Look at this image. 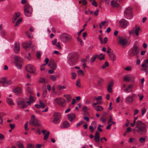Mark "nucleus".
I'll return each mask as SVG.
<instances>
[{
    "mask_svg": "<svg viewBox=\"0 0 148 148\" xmlns=\"http://www.w3.org/2000/svg\"><path fill=\"white\" fill-rule=\"evenodd\" d=\"M133 130H136L140 134L144 135L147 132L146 125L145 123L142 121H138L136 122L135 128Z\"/></svg>",
    "mask_w": 148,
    "mask_h": 148,
    "instance_id": "obj_1",
    "label": "nucleus"
},
{
    "mask_svg": "<svg viewBox=\"0 0 148 148\" xmlns=\"http://www.w3.org/2000/svg\"><path fill=\"white\" fill-rule=\"evenodd\" d=\"M140 51V48L136 44H134L133 47L128 51V54L131 57L136 56L138 54Z\"/></svg>",
    "mask_w": 148,
    "mask_h": 148,
    "instance_id": "obj_2",
    "label": "nucleus"
},
{
    "mask_svg": "<svg viewBox=\"0 0 148 148\" xmlns=\"http://www.w3.org/2000/svg\"><path fill=\"white\" fill-rule=\"evenodd\" d=\"M77 61V56L76 53H72L69 54L68 62L70 65H75Z\"/></svg>",
    "mask_w": 148,
    "mask_h": 148,
    "instance_id": "obj_3",
    "label": "nucleus"
},
{
    "mask_svg": "<svg viewBox=\"0 0 148 148\" xmlns=\"http://www.w3.org/2000/svg\"><path fill=\"white\" fill-rule=\"evenodd\" d=\"M32 9L30 5L27 4L25 5L24 11L25 15V16L27 17L30 16L32 12Z\"/></svg>",
    "mask_w": 148,
    "mask_h": 148,
    "instance_id": "obj_4",
    "label": "nucleus"
},
{
    "mask_svg": "<svg viewBox=\"0 0 148 148\" xmlns=\"http://www.w3.org/2000/svg\"><path fill=\"white\" fill-rule=\"evenodd\" d=\"M132 12L131 8L128 7L125 10L124 12V16L127 19H132Z\"/></svg>",
    "mask_w": 148,
    "mask_h": 148,
    "instance_id": "obj_5",
    "label": "nucleus"
},
{
    "mask_svg": "<svg viewBox=\"0 0 148 148\" xmlns=\"http://www.w3.org/2000/svg\"><path fill=\"white\" fill-rule=\"evenodd\" d=\"M60 38L62 41L65 43L70 41L72 38L71 36L66 33L61 34Z\"/></svg>",
    "mask_w": 148,
    "mask_h": 148,
    "instance_id": "obj_6",
    "label": "nucleus"
},
{
    "mask_svg": "<svg viewBox=\"0 0 148 148\" xmlns=\"http://www.w3.org/2000/svg\"><path fill=\"white\" fill-rule=\"evenodd\" d=\"M15 63L18 69H21L23 64V59L21 57L16 56L15 59Z\"/></svg>",
    "mask_w": 148,
    "mask_h": 148,
    "instance_id": "obj_7",
    "label": "nucleus"
},
{
    "mask_svg": "<svg viewBox=\"0 0 148 148\" xmlns=\"http://www.w3.org/2000/svg\"><path fill=\"white\" fill-rule=\"evenodd\" d=\"M55 102L61 106L64 107L66 106L65 100L62 98H59L55 99Z\"/></svg>",
    "mask_w": 148,
    "mask_h": 148,
    "instance_id": "obj_8",
    "label": "nucleus"
},
{
    "mask_svg": "<svg viewBox=\"0 0 148 148\" xmlns=\"http://www.w3.org/2000/svg\"><path fill=\"white\" fill-rule=\"evenodd\" d=\"M132 95L127 97L125 99V102L127 104L131 103L134 100V98L136 97V95L135 94H132Z\"/></svg>",
    "mask_w": 148,
    "mask_h": 148,
    "instance_id": "obj_9",
    "label": "nucleus"
},
{
    "mask_svg": "<svg viewBox=\"0 0 148 148\" xmlns=\"http://www.w3.org/2000/svg\"><path fill=\"white\" fill-rule=\"evenodd\" d=\"M25 69L27 72L31 73H34L35 72L36 69L35 67L31 64L27 65L25 67Z\"/></svg>",
    "mask_w": 148,
    "mask_h": 148,
    "instance_id": "obj_10",
    "label": "nucleus"
},
{
    "mask_svg": "<svg viewBox=\"0 0 148 148\" xmlns=\"http://www.w3.org/2000/svg\"><path fill=\"white\" fill-rule=\"evenodd\" d=\"M129 24V22L124 19H122L119 21L120 25L122 28L126 27Z\"/></svg>",
    "mask_w": 148,
    "mask_h": 148,
    "instance_id": "obj_11",
    "label": "nucleus"
},
{
    "mask_svg": "<svg viewBox=\"0 0 148 148\" xmlns=\"http://www.w3.org/2000/svg\"><path fill=\"white\" fill-rule=\"evenodd\" d=\"M135 77L131 75H125L123 77V81L126 82H129L131 81H133Z\"/></svg>",
    "mask_w": 148,
    "mask_h": 148,
    "instance_id": "obj_12",
    "label": "nucleus"
},
{
    "mask_svg": "<svg viewBox=\"0 0 148 148\" xmlns=\"http://www.w3.org/2000/svg\"><path fill=\"white\" fill-rule=\"evenodd\" d=\"M49 66L50 68L53 70H56L57 67V65L55 62L54 60L51 59L49 61Z\"/></svg>",
    "mask_w": 148,
    "mask_h": 148,
    "instance_id": "obj_13",
    "label": "nucleus"
},
{
    "mask_svg": "<svg viewBox=\"0 0 148 148\" xmlns=\"http://www.w3.org/2000/svg\"><path fill=\"white\" fill-rule=\"evenodd\" d=\"M140 29L139 27H137L135 30V29L134 28L133 29L129 31V33L130 35L135 34L136 36L139 35V32Z\"/></svg>",
    "mask_w": 148,
    "mask_h": 148,
    "instance_id": "obj_14",
    "label": "nucleus"
},
{
    "mask_svg": "<svg viewBox=\"0 0 148 148\" xmlns=\"http://www.w3.org/2000/svg\"><path fill=\"white\" fill-rule=\"evenodd\" d=\"M119 39V43L121 45H125L127 43V41L126 38H123L120 36L118 37Z\"/></svg>",
    "mask_w": 148,
    "mask_h": 148,
    "instance_id": "obj_15",
    "label": "nucleus"
},
{
    "mask_svg": "<svg viewBox=\"0 0 148 148\" xmlns=\"http://www.w3.org/2000/svg\"><path fill=\"white\" fill-rule=\"evenodd\" d=\"M70 126V125L69 123L67 121H65L61 125L60 128H66Z\"/></svg>",
    "mask_w": 148,
    "mask_h": 148,
    "instance_id": "obj_16",
    "label": "nucleus"
},
{
    "mask_svg": "<svg viewBox=\"0 0 148 148\" xmlns=\"http://www.w3.org/2000/svg\"><path fill=\"white\" fill-rule=\"evenodd\" d=\"M76 115L74 113H70L67 115V117L68 120L70 122H72L73 120L74 119Z\"/></svg>",
    "mask_w": 148,
    "mask_h": 148,
    "instance_id": "obj_17",
    "label": "nucleus"
},
{
    "mask_svg": "<svg viewBox=\"0 0 148 148\" xmlns=\"http://www.w3.org/2000/svg\"><path fill=\"white\" fill-rule=\"evenodd\" d=\"M13 91L16 95H18L21 93V88L19 87L16 88L13 90Z\"/></svg>",
    "mask_w": 148,
    "mask_h": 148,
    "instance_id": "obj_18",
    "label": "nucleus"
},
{
    "mask_svg": "<svg viewBox=\"0 0 148 148\" xmlns=\"http://www.w3.org/2000/svg\"><path fill=\"white\" fill-rule=\"evenodd\" d=\"M14 49L16 53L18 52L20 50L19 44L18 42H16L14 44Z\"/></svg>",
    "mask_w": 148,
    "mask_h": 148,
    "instance_id": "obj_19",
    "label": "nucleus"
},
{
    "mask_svg": "<svg viewBox=\"0 0 148 148\" xmlns=\"http://www.w3.org/2000/svg\"><path fill=\"white\" fill-rule=\"evenodd\" d=\"M113 84L114 82L113 81H112L110 82L108 85L107 90L110 93H112L113 91L112 87L113 86Z\"/></svg>",
    "mask_w": 148,
    "mask_h": 148,
    "instance_id": "obj_20",
    "label": "nucleus"
},
{
    "mask_svg": "<svg viewBox=\"0 0 148 148\" xmlns=\"http://www.w3.org/2000/svg\"><path fill=\"white\" fill-rule=\"evenodd\" d=\"M30 124L36 126H40L39 121L37 119L31 120L30 122Z\"/></svg>",
    "mask_w": 148,
    "mask_h": 148,
    "instance_id": "obj_21",
    "label": "nucleus"
},
{
    "mask_svg": "<svg viewBox=\"0 0 148 148\" xmlns=\"http://www.w3.org/2000/svg\"><path fill=\"white\" fill-rule=\"evenodd\" d=\"M32 43L31 42H30L29 43H25L23 44V46L24 49L27 50V49L30 48V46L31 45Z\"/></svg>",
    "mask_w": 148,
    "mask_h": 148,
    "instance_id": "obj_22",
    "label": "nucleus"
},
{
    "mask_svg": "<svg viewBox=\"0 0 148 148\" xmlns=\"http://www.w3.org/2000/svg\"><path fill=\"white\" fill-rule=\"evenodd\" d=\"M20 15V13L19 12L16 13L15 15L14 16L12 20V22L13 23H15V21L17 20V18Z\"/></svg>",
    "mask_w": 148,
    "mask_h": 148,
    "instance_id": "obj_23",
    "label": "nucleus"
},
{
    "mask_svg": "<svg viewBox=\"0 0 148 148\" xmlns=\"http://www.w3.org/2000/svg\"><path fill=\"white\" fill-rule=\"evenodd\" d=\"M100 137L99 133L97 131L96 132L95 135V141L97 142H99Z\"/></svg>",
    "mask_w": 148,
    "mask_h": 148,
    "instance_id": "obj_24",
    "label": "nucleus"
},
{
    "mask_svg": "<svg viewBox=\"0 0 148 148\" xmlns=\"http://www.w3.org/2000/svg\"><path fill=\"white\" fill-rule=\"evenodd\" d=\"M109 56L110 59L113 62H114L116 60V56L114 54L112 53H110L109 54Z\"/></svg>",
    "mask_w": 148,
    "mask_h": 148,
    "instance_id": "obj_25",
    "label": "nucleus"
},
{
    "mask_svg": "<svg viewBox=\"0 0 148 148\" xmlns=\"http://www.w3.org/2000/svg\"><path fill=\"white\" fill-rule=\"evenodd\" d=\"M111 5L114 7H118L119 6V5L117 2L116 1H112L111 2Z\"/></svg>",
    "mask_w": 148,
    "mask_h": 148,
    "instance_id": "obj_26",
    "label": "nucleus"
},
{
    "mask_svg": "<svg viewBox=\"0 0 148 148\" xmlns=\"http://www.w3.org/2000/svg\"><path fill=\"white\" fill-rule=\"evenodd\" d=\"M6 102L9 105H13L14 103L12 99L7 98H6Z\"/></svg>",
    "mask_w": 148,
    "mask_h": 148,
    "instance_id": "obj_27",
    "label": "nucleus"
},
{
    "mask_svg": "<svg viewBox=\"0 0 148 148\" xmlns=\"http://www.w3.org/2000/svg\"><path fill=\"white\" fill-rule=\"evenodd\" d=\"M53 117L54 118H56L60 119H61V114L58 113L56 112L54 113L53 114Z\"/></svg>",
    "mask_w": 148,
    "mask_h": 148,
    "instance_id": "obj_28",
    "label": "nucleus"
},
{
    "mask_svg": "<svg viewBox=\"0 0 148 148\" xmlns=\"http://www.w3.org/2000/svg\"><path fill=\"white\" fill-rule=\"evenodd\" d=\"M141 66L143 67L142 71H145L148 70V65L145 63H143L141 65Z\"/></svg>",
    "mask_w": 148,
    "mask_h": 148,
    "instance_id": "obj_29",
    "label": "nucleus"
},
{
    "mask_svg": "<svg viewBox=\"0 0 148 148\" xmlns=\"http://www.w3.org/2000/svg\"><path fill=\"white\" fill-rule=\"evenodd\" d=\"M64 97H65L68 102H69L71 101V96L70 95H64Z\"/></svg>",
    "mask_w": 148,
    "mask_h": 148,
    "instance_id": "obj_30",
    "label": "nucleus"
},
{
    "mask_svg": "<svg viewBox=\"0 0 148 148\" xmlns=\"http://www.w3.org/2000/svg\"><path fill=\"white\" fill-rule=\"evenodd\" d=\"M66 88V86L65 85L62 86L61 85H58L57 86V89L58 90H60L62 89H65Z\"/></svg>",
    "mask_w": 148,
    "mask_h": 148,
    "instance_id": "obj_31",
    "label": "nucleus"
},
{
    "mask_svg": "<svg viewBox=\"0 0 148 148\" xmlns=\"http://www.w3.org/2000/svg\"><path fill=\"white\" fill-rule=\"evenodd\" d=\"M17 102L18 105L23 104L25 103L24 100L22 98H19L17 100Z\"/></svg>",
    "mask_w": 148,
    "mask_h": 148,
    "instance_id": "obj_32",
    "label": "nucleus"
},
{
    "mask_svg": "<svg viewBox=\"0 0 148 148\" xmlns=\"http://www.w3.org/2000/svg\"><path fill=\"white\" fill-rule=\"evenodd\" d=\"M95 108L97 111H101L103 110V108L100 106L99 105L95 107Z\"/></svg>",
    "mask_w": 148,
    "mask_h": 148,
    "instance_id": "obj_33",
    "label": "nucleus"
},
{
    "mask_svg": "<svg viewBox=\"0 0 148 148\" xmlns=\"http://www.w3.org/2000/svg\"><path fill=\"white\" fill-rule=\"evenodd\" d=\"M77 73L79 76H83L84 75V72L82 70H79L78 71Z\"/></svg>",
    "mask_w": 148,
    "mask_h": 148,
    "instance_id": "obj_34",
    "label": "nucleus"
},
{
    "mask_svg": "<svg viewBox=\"0 0 148 148\" xmlns=\"http://www.w3.org/2000/svg\"><path fill=\"white\" fill-rule=\"evenodd\" d=\"M6 79L5 77H3L1 78V80L0 81V83H1L3 85H5L6 83Z\"/></svg>",
    "mask_w": 148,
    "mask_h": 148,
    "instance_id": "obj_35",
    "label": "nucleus"
},
{
    "mask_svg": "<svg viewBox=\"0 0 148 148\" xmlns=\"http://www.w3.org/2000/svg\"><path fill=\"white\" fill-rule=\"evenodd\" d=\"M98 57V55L95 54L93 55L90 58V61L92 62H94L96 58Z\"/></svg>",
    "mask_w": 148,
    "mask_h": 148,
    "instance_id": "obj_36",
    "label": "nucleus"
},
{
    "mask_svg": "<svg viewBox=\"0 0 148 148\" xmlns=\"http://www.w3.org/2000/svg\"><path fill=\"white\" fill-rule=\"evenodd\" d=\"M60 119L54 118V119L53 120L52 122L53 123L55 124H58L60 122Z\"/></svg>",
    "mask_w": 148,
    "mask_h": 148,
    "instance_id": "obj_37",
    "label": "nucleus"
},
{
    "mask_svg": "<svg viewBox=\"0 0 148 148\" xmlns=\"http://www.w3.org/2000/svg\"><path fill=\"white\" fill-rule=\"evenodd\" d=\"M97 58L100 60H101L104 59L105 55L101 53L99 56L98 55V57H97Z\"/></svg>",
    "mask_w": 148,
    "mask_h": 148,
    "instance_id": "obj_38",
    "label": "nucleus"
},
{
    "mask_svg": "<svg viewBox=\"0 0 148 148\" xmlns=\"http://www.w3.org/2000/svg\"><path fill=\"white\" fill-rule=\"evenodd\" d=\"M16 144L19 148H25L23 144L20 142H17Z\"/></svg>",
    "mask_w": 148,
    "mask_h": 148,
    "instance_id": "obj_39",
    "label": "nucleus"
},
{
    "mask_svg": "<svg viewBox=\"0 0 148 148\" xmlns=\"http://www.w3.org/2000/svg\"><path fill=\"white\" fill-rule=\"evenodd\" d=\"M106 119L107 118L105 115H103L102 116L101 118V120L103 123H105L106 120Z\"/></svg>",
    "mask_w": 148,
    "mask_h": 148,
    "instance_id": "obj_40",
    "label": "nucleus"
},
{
    "mask_svg": "<svg viewBox=\"0 0 148 148\" xmlns=\"http://www.w3.org/2000/svg\"><path fill=\"white\" fill-rule=\"evenodd\" d=\"M49 133L50 132L49 131H47V132L46 134L44 135V136L43 138L44 140H46L47 139L48 137Z\"/></svg>",
    "mask_w": 148,
    "mask_h": 148,
    "instance_id": "obj_41",
    "label": "nucleus"
},
{
    "mask_svg": "<svg viewBox=\"0 0 148 148\" xmlns=\"http://www.w3.org/2000/svg\"><path fill=\"white\" fill-rule=\"evenodd\" d=\"M22 20V18H19L18 20L17 21L15 26H17L19 24H20Z\"/></svg>",
    "mask_w": 148,
    "mask_h": 148,
    "instance_id": "obj_42",
    "label": "nucleus"
},
{
    "mask_svg": "<svg viewBox=\"0 0 148 148\" xmlns=\"http://www.w3.org/2000/svg\"><path fill=\"white\" fill-rule=\"evenodd\" d=\"M90 1L92 2V5L95 7L97 6V3L95 0H90Z\"/></svg>",
    "mask_w": 148,
    "mask_h": 148,
    "instance_id": "obj_43",
    "label": "nucleus"
},
{
    "mask_svg": "<svg viewBox=\"0 0 148 148\" xmlns=\"http://www.w3.org/2000/svg\"><path fill=\"white\" fill-rule=\"evenodd\" d=\"M27 90L29 93L31 94H33L32 89L30 87H28L27 88Z\"/></svg>",
    "mask_w": 148,
    "mask_h": 148,
    "instance_id": "obj_44",
    "label": "nucleus"
},
{
    "mask_svg": "<svg viewBox=\"0 0 148 148\" xmlns=\"http://www.w3.org/2000/svg\"><path fill=\"white\" fill-rule=\"evenodd\" d=\"M50 78L53 81H55L56 80V77L54 75H52L50 76Z\"/></svg>",
    "mask_w": 148,
    "mask_h": 148,
    "instance_id": "obj_45",
    "label": "nucleus"
},
{
    "mask_svg": "<svg viewBox=\"0 0 148 148\" xmlns=\"http://www.w3.org/2000/svg\"><path fill=\"white\" fill-rule=\"evenodd\" d=\"M27 148H34V146L33 144L28 143L27 145Z\"/></svg>",
    "mask_w": 148,
    "mask_h": 148,
    "instance_id": "obj_46",
    "label": "nucleus"
},
{
    "mask_svg": "<svg viewBox=\"0 0 148 148\" xmlns=\"http://www.w3.org/2000/svg\"><path fill=\"white\" fill-rule=\"evenodd\" d=\"M108 66V62L106 61L105 62L104 64L102 65L101 67L102 69H105L106 67Z\"/></svg>",
    "mask_w": 148,
    "mask_h": 148,
    "instance_id": "obj_47",
    "label": "nucleus"
},
{
    "mask_svg": "<svg viewBox=\"0 0 148 148\" xmlns=\"http://www.w3.org/2000/svg\"><path fill=\"white\" fill-rule=\"evenodd\" d=\"M103 81V79L101 78H99L97 80V82L99 85H100L101 82Z\"/></svg>",
    "mask_w": 148,
    "mask_h": 148,
    "instance_id": "obj_48",
    "label": "nucleus"
},
{
    "mask_svg": "<svg viewBox=\"0 0 148 148\" xmlns=\"http://www.w3.org/2000/svg\"><path fill=\"white\" fill-rule=\"evenodd\" d=\"M29 100L32 102H33L35 101V99H34V97L31 95H30L29 97Z\"/></svg>",
    "mask_w": 148,
    "mask_h": 148,
    "instance_id": "obj_49",
    "label": "nucleus"
},
{
    "mask_svg": "<svg viewBox=\"0 0 148 148\" xmlns=\"http://www.w3.org/2000/svg\"><path fill=\"white\" fill-rule=\"evenodd\" d=\"M39 103L41 108H43L45 107V105L44 103L41 101H39Z\"/></svg>",
    "mask_w": 148,
    "mask_h": 148,
    "instance_id": "obj_50",
    "label": "nucleus"
},
{
    "mask_svg": "<svg viewBox=\"0 0 148 148\" xmlns=\"http://www.w3.org/2000/svg\"><path fill=\"white\" fill-rule=\"evenodd\" d=\"M76 85L79 87H81L80 81V79H79L76 81Z\"/></svg>",
    "mask_w": 148,
    "mask_h": 148,
    "instance_id": "obj_51",
    "label": "nucleus"
},
{
    "mask_svg": "<svg viewBox=\"0 0 148 148\" xmlns=\"http://www.w3.org/2000/svg\"><path fill=\"white\" fill-rule=\"evenodd\" d=\"M39 82L41 83H43L45 82V79L43 78H40Z\"/></svg>",
    "mask_w": 148,
    "mask_h": 148,
    "instance_id": "obj_52",
    "label": "nucleus"
},
{
    "mask_svg": "<svg viewBox=\"0 0 148 148\" xmlns=\"http://www.w3.org/2000/svg\"><path fill=\"white\" fill-rule=\"evenodd\" d=\"M72 78L73 79H75V78L76 74V73L72 72L71 73Z\"/></svg>",
    "mask_w": 148,
    "mask_h": 148,
    "instance_id": "obj_53",
    "label": "nucleus"
},
{
    "mask_svg": "<svg viewBox=\"0 0 148 148\" xmlns=\"http://www.w3.org/2000/svg\"><path fill=\"white\" fill-rule=\"evenodd\" d=\"M12 83V82L11 81H10L8 82H6V84L5 85H3V86H7L9 85H10Z\"/></svg>",
    "mask_w": 148,
    "mask_h": 148,
    "instance_id": "obj_54",
    "label": "nucleus"
},
{
    "mask_svg": "<svg viewBox=\"0 0 148 148\" xmlns=\"http://www.w3.org/2000/svg\"><path fill=\"white\" fill-rule=\"evenodd\" d=\"M146 139L145 138L141 137L139 139V141L140 143H143L145 142Z\"/></svg>",
    "mask_w": 148,
    "mask_h": 148,
    "instance_id": "obj_55",
    "label": "nucleus"
},
{
    "mask_svg": "<svg viewBox=\"0 0 148 148\" xmlns=\"http://www.w3.org/2000/svg\"><path fill=\"white\" fill-rule=\"evenodd\" d=\"M11 130H13L15 127V125L14 124L10 123L9 124Z\"/></svg>",
    "mask_w": 148,
    "mask_h": 148,
    "instance_id": "obj_56",
    "label": "nucleus"
},
{
    "mask_svg": "<svg viewBox=\"0 0 148 148\" xmlns=\"http://www.w3.org/2000/svg\"><path fill=\"white\" fill-rule=\"evenodd\" d=\"M47 90L46 89L42 93V96L43 97H45L47 95Z\"/></svg>",
    "mask_w": 148,
    "mask_h": 148,
    "instance_id": "obj_57",
    "label": "nucleus"
},
{
    "mask_svg": "<svg viewBox=\"0 0 148 148\" xmlns=\"http://www.w3.org/2000/svg\"><path fill=\"white\" fill-rule=\"evenodd\" d=\"M89 58V56H87L86 57V58H85V59H82L81 60V62L83 63H86V62L87 61V58Z\"/></svg>",
    "mask_w": 148,
    "mask_h": 148,
    "instance_id": "obj_58",
    "label": "nucleus"
},
{
    "mask_svg": "<svg viewBox=\"0 0 148 148\" xmlns=\"http://www.w3.org/2000/svg\"><path fill=\"white\" fill-rule=\"evenodd\" d=\"M141 110L142 115H143L145 113L146 111V110L145 108H142Z\"/></svg>",
    "mask_w": 148,
    "mask_h": 148,
    "instance_id": "obj_59",
    "label": "nucleus"
},
{
    "mask_svg": "<svg viewBox=\"0 0 148 148\" xmlns=\"http://www.w3.org/2000/svg\"><path fill=\"white\" fill-rule=\"evenodd\" d=\"M28 125V122H26L25 124L24 125V128L25 130L27 131L29 130V129L27 127Z\"/></svg>",
    "mask_w": 148,
    "mask_h": 148,
    "instance_id": "obj_60",
    "label": "nucleus"
},
{
    "mask_svg": "<svg viewBox=\"0 0 148 148\" xmlns=\"http://www.w3.org/2000/svg\"><path fill=\"white\" fill-rule=\"evenodd\" d=\"M26 34L28 38H31V34L29 32H26Z\"/></svg>",
    "mask_w": 148,
    "mask_h": 148,
    "instance_id": "obj_61",
    "label": "nucleus"
},
{
    "mask_svg": "<svg viewBox=\"0 0 148 148\" xmlns=\"http://www.w3.org/2000/svg\"><path fill=\"white\" fill-rule=\"evenodd\" d=\"M77 39L78 41H79L80 42L81 45H83L82 40L80 38H79V37H78L77 38Z\"/></svg>",
    "mask_w": 148,
    "mask_h": 148,
    "instance_id": "obj_62",
    "label": "nucleus"
},
{
    "mask_svg": "<svg viewBox=\"0 0 148 148\" xmlns=\"http://www.w3.org/2000/svg\"><path fill=\"white\" fill-rule=\"evenodd\" d=\"M124 91L127 93H128L130 92H132V90H129V88L127 87L124 90Z\"/></svg>",
    "mask_w": 148,
    "mask_h": 148,
    "instance_id": "obj_63",
    "label": "nucleus"
},
{
    "mask_svg": "<svg viewBox=\"0 0 148 148\" xmlns=\"http://www.w3.org/2000/svg\"><path fill=\"white\" fill-rule=\"evenodd\" d=\"M138 96L140 97L139 99L140 101H141L143 99L144 97L143 95L140 94H139L138 95Z\"/></svg>",
    "mask_w": 148,
    "mask_h": 148,
    "instance_id": "obj_64",
    "label": "nucleus"
}]
</instances>
